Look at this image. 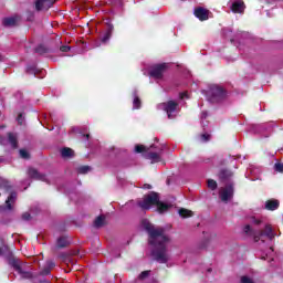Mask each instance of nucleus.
Segmentation results:
<instances>
[{
    "mask_svg": "<svg viewBox=\"0 0 283 283\" xmlns=\"http://www.w3.org/2000/svg\"><path fill=\"white\" fill-rule=\"evenodd\" d=\"M95 229H101V227H105V216L101 214L94 220Z\"/></svg>",
    "mask_w": 283,
    "mask_h": 283,
    "instance_id": "nucleus-21",
    "label": "nucleus"
},
{
    "mask_svg": "<svg viewBox=\"0 0 283 283\" xmlns=\"http://www.w3.org/2000/svg\"><path fill=\"white\" fill-rule=\"evenodd\" d=\"M44 283H50V282H48V281H44Z\"/></svg>",
    "mask_w": 283,
    "mask_h": 283,
    "instance_id": "nucleus-54",
    "label": "nucleus"
},
{
    "mask_svg": "<svg viewBox=\"0 0 283 283\" xmlns=\"http://www.w3.org/2000/svg\"><path fill=\"white\" fill-rule=\"evenodd\" d=\"M83 137L86 138V140H90V134H84Z\"/></svg>",
    "mask_w": 283,
    "mask_h": 283,
    "instance_id": "nucleus-52",
    "label": "nucleus"
},
{
    "mask_svg": "<svg viewBox=\"0 0 283 283\" xmlns=\"http://www.w3.org/2000/svg\"><path fill=\"white\" fill-rule=\"evenodd\" d=\"M200 139L202 143H209V140H211V135H209L207 133L201 134Z\"/></svg>",
    "mask_w": 283,
    "mask_h": 283,
    "instance_id": "nucleus-33",
    "label": "nucleus"
},
{
    "mask_svg": "<svg viewBox=\"0 0 283 283\" xmlns=\"http://www.w3.org/2000/svg\"><path fill=\"white\" fill-rule=\"evenodd\" d=\"M145 277H149V271H143L139 274V280H145Z\"/></svg>",
    "mask_w": 283,
    "mask_h": 283,
    "instance_id": "nucleus-39",
    "label": "nucleus"
},
{
    "mask_svg": "<svg viewBox=\"0 0 283 283\" xmlns=\"http://www.w3.org/2000/svg\"><path fill=\"white\" fill-rule=\"evenodd\" d=\"M11 266H13V269L18 272L21 273V265L19 264V261H17V259H13L10 261Z\"/></svg>",
    "mask_w": 283,
    "mask_h": 283,
    "instance_id": "nucleus-27",
    "label": "nucleus"
},
{
    "mask_svg": "<svg viewBox=\"0 0 283 283\" xmlns=\"http://www.w3.org/2000/svg\"><path fill=\"white\" fill-rule=\"evenodd\" d=\"M231 10L234 14H244V10H247V4H244V1L242 0L234 1L231 4Z\"/></svg>",
    "mask_w": 283,
    "mask_h": 283,
    "instance_id": "nucleus-9",
    "label": "nucleus"
},
{
    "mask_svg": "<svg viewBox=\"0 0 283 283\" xmlns=\"http://www.w3.org/2000/svg\"><path fill=\"white\" fill-rule=\"evenodd\" d=\"M48 52H50V50H48V48H45L43 44H40L38 48H35L36 54H48Z\"/></svg>",
    "mask_w": 283,
    "mask_h": 283,
    "instance_id": "nucleus-25",
    "label": "nucleus"
},
{
    "mask_svg": "<svg viewBox=\"0 0 283 283\" xmlns=\"http://www.w3.org/2000/svg\"><path fill=\"white\" fill-rule=\"evenodd\" d=\"M156 207H157L158 213H165V212L169 211V209H171V205L165 203V202L160 201V199L158 200Z\"/></svg>",
    "mask_w": 283,
    "mask_h": 283,
    "instance_id": "nucleus-19",
    "label": "nucleus"
},
{
    "mask_svg": "<svg viewBox=\"0 0 283 283\" xmlns=\"http://www.w3.org/2000/svg\"><path fill=\"white\" fill-rule=\"evenodd\" d=\"M22 220H25V221L32 220V214H30L29 212H24L22 214Z\"/></svg>",
    "mask_w": 283,
    "mask_h": 283,
    "instance_id": "nucleus-40",
    "label": "nucleus"
},
{
    "mask_svg": "<svg viewBox=\"0 0 283 283\" xmlns=\"http://www.w3.org/2000/svg\"><path fill=\"white\" fill-rule=\"evenodd\" d=\"M88 171H92V168L90 166H81L77 168V174H87Z\"/></svg>",
    "mask_w": 283,
    "mask_h": 283,
    "instance_id": "nucleus-31",
    "label": "nucleus"
},
{
    "mask_svg": "<svg viewBox=\"0 0 283 283\" xmlns=\"http://www.w3.org/2000/svg\"><path fill=\"white\" fill-rule=\"evenodd\" d=\"M227 98V91L222 86H210V101L211 103H221Z\"/></svg>",
    "mask_w": 283,
    "mask_h": 283,
    "instance_id": "nucleus-4",
    "label": "nucleus"
},
{
    "mask_svg": "<svg viewBox=\"0 0 283 283\" xmlns=\"http://www.w3.org/2000/svg\"><path fill=\"white\" fill-rule=\"evenodd\" d=\"M56 266V263H54V261H48V269H50V271H52V269H54Z\"/></svg>",
    "mask_w": 283,
    "mask_h": 283,
    "instance_id": "nucleus-44",
    "label": "nucleus"
},
{
    "mask_svg": "<svg viewBox=\"0 0 283 283\" xmlns=\"http://www.w3.org/2000/svg\"><path fill=\"white\" fill-rule=\"evenodd\" d=\"M260 235H265V238H269V240L275 239V232H273L271 224H266L264 230H260Z\"/></svg>",
    "mask_w": 283,
    "mask_h": 283,
    "instance_id": "nucleus-16",
    "label": "nucleus"
},
{
    "mask_svg": "<svg viewBox=\"0 0 283 283\" xmlns=\"http://www.w3.org/2000/svg\"><path fill=\"white\" fill-rule=\"evenodd\" d=\"M61 156L62 158H72L74 157V151L72 148L64 147L61 149Z\"/></svg>",
    "mask_w": 283,
    "mask_h": 283,
    "instance_id": "nucleus-22",
    "label": "nucleus"
},
{
    "mask_svg": "<svg viewBox=\"0 0 283 283\" xmlns=\"http://www.w3.org/2000/svg\"><path fill=\"white\" fill-rule=\"evenodd\" d=\"M208 188L211 189V191H216L218 189V182L213 179H208Z\"/></svg>",
    "mask_w": 283,
    "mask_h": 283,
    "instance_id": "nucleus-28",
    "label": "nucleus"
},
{
    "mask_svg": "<svg viewBox=\"0 0 283 283\" xmlns=\"http://www.w3.org/2000/svg\"><path fill=\"white\" fill-rule=\"evenodd\" d=\"M22 280H32V272H25L23 271V269L21 270V272H18Z\"/></svg>",
    "mask_w": 283,
    "mask_h": 283,
    "instance_id": "nucleus-29",
    "label": "nucleus"
},
{
    "mask_svg": "<svg viewBox=\"0 0 283 283\" xmlns=\"http://www.w3.org/2000/svg\"><path fill=\"white\" fill-rule=\"evenodd\" d=\"M234 189H233V184H228L226 188H223L219 196L222 202H229L231 198H233Z\"/></svg>",
    "mask_w": 283,
    "mask_h": 283,
    "instance_id": "nucleus-7",
    "label": "nucleus"
},
{
    "mask_svg": "<svg viewBox=\"0 0 283 283\" xmlns=\"http://www.w3.org/2000/svg\"><path fill=\"white\" fill-rule=\"evenodd\" d=\"M241 283H253V280H251V277H249V276H242Z\"/></svg>",
    "mask_w": 283,
    "mask_h": 283,
    "instance_id": "nucleus-41",
    "label": "nucleus"
},
{
    "mask_svg": "<svg viewBox=\"0 0 283 283\" xmlns=\"http://www.w3.org/2000/svg\"><path fill=\"white\" fill-rule=\"evenodd\" d=\"M169 65L167 63L156 64L151 67L149 76L153 78H163L165 72H167Z\"/></svg>",
    "mask_w": 283,
    "mask_h": 283,
    "instance_id": "nucleus-6",
    "label": "nucleus"
},
{
    "mask_svg": "<svg viewBox=\"0 0 283 283\" xmlns=\"http://www.w3.org/2000/svg\"><path fill=\"white\" fill-rule=\"evenodd\" d=\"M243 231L247 235H249V233H253V230L251 229V226L250 224H247L244 228H243Z\"/></svg>",
    "mask_w": 283,
    "mask_h": 283,
    "instance_id": "nucleus-38",
    "label": "nucleus"
},
{
    "mask_svg": "<svg viewBox=\"0 0 283 283\" xmlns=\"http://www.w3.org/2000/svg\"><path fill=\"white\" fill-rule=\"evenodd\" d=\"M136 154L146 153V158L151 160V163H160L163 160V147L158 148L157 151H149V148L145 145H136L135 146Z\"/></svg>",
    "mask_w": 283,
    "mask_h": 283,
    "instance_id": "nucleus-3",
    "label": "nucleus"
},
{
    "mask_svg": "<svg viewBox=\"0 0 283 283\" xmlns=\"http://www.w3.org/2000/svg\"><path fill=\"white\" fill-rule=\"evenodd\" d=\"M14 202H17V192H11L6 200V206H0V213L1 211H12Z\"/></svg>",
    "mask_w": 283,
    "mask_h": 283,
    "instance_id": "nucleus-8",
    "label": "nucleus"
},
{
    "mask_svg": "<svg viewBox=\"0 0 283 283\" xmlns=\"http://www.w3.org/2000/svg\"><path fill=\"white\" fill-rule=\"evenodd\" d=\"M43 8H48V3L45 2V0H36L35 1V10L38 12H41V10H43Z\"/></svg>",
    "mask_w": 283,
    "mask_h": 283,
    "instance_id": "nucleus-24",
    "label": "nucleus"
},
{
    "mask_svg": "<svg viewBox=\"0 0 283 283\" xmlns=\"http://www.w3.org/2000/svg\"><path fill=\"white\" fill-rule=\"evenodd\" d=\"M3 61V56L0 54V62Z\"/></svg>",
    "mask_w": 283,
    "mask_h": 283,
    "instance_id": "nucleus-53",
    "label": "nucleus"
},
{
    "mask_svg": "<svg viewBox=\"0 0 283 283\" xmlns=\"http://www.w3.org/2000/svg\"><path fill=\"white\" fill-rule=\"evenodd\" d=\"M18 123H19V125H23V114H19L18 115Z\"/></svg>",
    "mask_w": 283,
    "mask_h": 283,
    "instance_id": "nucleus-48",
    "label": "nucleus"
},
{
    "mask_svg": "<svg viewBox=\"0 0 283 283\" xmlns=\"http://www.w3.org/2000/svg\"><path fill=\"white\" fill-rule=\"evenodd\" d=\"M195 17L199 19V21H207L209 19V11L202 7L195 9Z\"/></svg>",
    "mask_w": 283,
    "mask_h": 283,
    "instance_id": "nucleus-12",
    "label": "nucleus"
},
{
    "mask_svg": "<svg viewBox=\"0 0 283 283\" xmlns=\"http://www.w3.org/2000/svg\"><path fill=\"white\" fill-rule=\"evenodd\" d=\"M20 158H23L24 160H30V153L25 149H20Z\"/></svg>",
    "mask_w": 283,
    "mask_h": 283,
    "instance_id": "nucleus-30",
    "label": "nucleus"
},
{
    "mask_svg": "<svg viewBox=\"0 0 283 283\" xmlns=\"http://www.w3.org/2000/svg\"><path fill=\"white\" fill-rule=\"evenodd\" d=\"M70 245V241L65 237H60L56 241L57 249H65V247Z\"/></svg>",
    "mask_w": 283,
    "mask_h": 283,
    "instance_id": "nucleus-20",
    "label": "nucleus"
},
{
    "mask_svg": "<svg viewBox=\"0 0 283 283\" xmlns=\"http://www.w3.org/2000/svg\"><path fill=\"white\" fill-rule=\"evenodd\" d=\"M19 21H21V15H12L9 18H4L2 20V25H4V28H14V25H18Z\"/></svg>",
    "mask_w": 283,
    "mask_h": 283,
    "instance_id": "nucleus-10",
    "label": "nucleus"
},
{
    "mask_svg": "<svg viewBox=\"0 0 283 283\" xmlns=\"http://www.w3.org/2000/svg\"><path fill=\"white\" fill-rule=\"evenodd\" d=\"M218 176H219V180H221V182H228V180H231L233 178V171L223 168L219 171Z\"/></svg>",
    "mask_w": 283,
    "mask_h": 283,
    "instance_id": "nucleus-13",
    "label": "nucleus"
},
{
    "mask_svg": "<svg viewBox=\"0 0 283 283\" xmlns=\"http://www.w3.org/2000/svg\"><path fill=\"white\" fill-rule=\"evenodd\" d=\"M50 273H52V270H50V268H44L42 269V271L40 272V275H50Z\"/></svg>",
    "mask_w": 283,
    "mask_h": 283,
    "instance_id": "nucleus-37",
    "label": "nucleus"
},
{
    "mask_svg": "<svg viewBox=\"0 0 283 283\" xmlns=\"http://www.w3.org/2000/svg\"><path fill=\"white\" fill-rule=\"evenodd\" d=\"M28 176L29 178H32L33 180H42L43 182H45V175L39 172V170L36 168L30 167L28 169Z\"/></svg>",
    "mask_w": 283,
    "mask_h": 283,
    "instance_id": "nucleus-11",
    "label": "nucleus"
},
{
    "mask_svg": "<svg viewBox=\"0 0 283 283\" xmlns=\"http://www.w3.org/2000/svg\"><path fill=\"white\" fill-rule=\"evenodd\" d=\"M46 2V8H52L56 3V0H44Z\"/></svg>",
    "mask_w": 283,
    "mask_h": 283,
    "instance_id": "nucleus-43",
    "label": "nucleus"
},
{
    "mask_svg": "<svg viewBox=\"0 0 283 283\" xmlns=\"http://www.w3.org/2000/svg\"><path fill=\"white\" fill-rule=\"evenodd\" d=\"M144 189H151V185L145 184V185H144Z\"/></svg>",
    "mask_w": 283,
    "mask_h": 283,
    "instance_id": "nucleus-51",
    "label": "nucleus"
},
{
    "mask_svg": "<svg viewBox=\"0 0 283 283\" xmlns=\"http://www.w3.org/2000/svg\"><path fill=\"white\" fill-rule=\"evenodd\" d=\"M6 253H8V245H6V243H3L2 241L0 242V258L2 255H6Z\"/></svg>",
    "mask_w": 283,
    "mask_h": 283,
    "instance_id": "nucleus-32",
    "label": "nucleus"
},
{
    "mask_svg": "<svg viewBox=\"0 0 283 283\" xmlns=\"http://www.w3.org/2000/svg\"><path fill=\"white\" fill-rule=\"evenodd\" d=\"M159 108L166 112L168 118L171 120L174 118V112L178 109V103L175 101H168L159 104Z\"/></svg>",
    "mask_w": 283,
    "mask_h": 283,
    "instance_id": "nucleus-5",
    "label": "nucleus"
},
{
    "mask_svg": "<svg viewBox=\"0 0 283 283\" xmlns=\"http://www.w3.org/2000/svg\"><path fill=\"white\" fill-rule=\"evenodd\" d=\"M158 200H160L158 192L151 191L150 193L145 195L143 200L137 201V207H139L142 211H149L151 207L158 205Z\"/></svg>",
    "mask_w": 283,
    "mask_h": 283,
    "instance_id": "nucleus-2",
    "label": "nucleus"
},
{
    "mask_svg": "<svg viewBox=\"0 0 283 283\" xmlns=\"http://www.w3.org/2000/svg\"><path fill=\"white\" fill-rule=\"evenodd\" d=\"M179 216L181 218H191V216H193V212L191 210L185 209V208H180L179 209Z\"/></svg>",
    "mask_w": 283,
    "mask_h": 283,
    "instance_id": "nucleus-23",
    "label": "nucleus"
},
{
    "mask_svg": "<svg viewBox=\"0 0 283 283\" xmlns=\"http://www.w3.org/2000/svg\"><path fill=\"white\" fill-rule=\"evenodd\" d=\"M7 136H8L7 143L11 145L12 149H19V137H17V134L8 133Z\"/></svg>",
    "mask_w": 283,
    "mask_h": 283,
    "instance_id": "nucleus-15",
    "label": "nucleus"
},
{
    "mask_svg": "<svg viewBox=\"0 0 283 283\" xmlns=\"http://www.w3.org/2000/svg\"><path fill=\"white\" fill-rule=\"evenodd\" d=\"M208 271L211 272V269H209Z\"/></svg>",
    "mask_w": 283,
    "mask_h": 283,
    "instance_id": "nucleus-55",
    "label": "nucleus"
},
{
    "mask_svg": "<svg viewBox=\"0 0 283 283\" xmlns=\"http://www.w3.org/2000/svg\"><path fill=\"white\" fill-rule=\"evenodd\" d=\"M274 169H275V171H279V174H283V164L276 163L274 165Z\"/></svg>",
    "mask_w": 283,
    "mask_h": 283,
    "instance_id": "nucleus-34",
    "label": "nucleus"
},
{
    "mask_svg": "<svg viewBox=\"0 0 283 283\" xmlns=\"http://www.w3.org/2000/svg\"><path fill=\"white\" fill-rule=\"evenodd\" d=\"M265 209L268 211H275L280 209V201L277 199H270L265 201Z\"/></svg>",
    "mask_w": 283,
    "mask_h": 283,
    "instance_id": "nucleus-17",
    "label": "nucleus"
},
{
    "mask_svg": "<svg viewBox=\"0 0 283 283\" xmlns=\"http://www.w3.org/2000/svg\"><path fill=\"white\" fill-rule=\"evenodd\" d=\"M179 98L182 101L184 98H189V94L187 92L180 93Z\"/></svg>",
    "mask_w": 283,
    "mask_h": 283,
    "instance_id": "nucleus-47",
    "label": "nucleus"
},
{
    "mask_svg": "<svg viewBox=\"0 0 283 283\" xmlns=\"http://www.w3.org/2000/svg\"><path fill=\"white\" fill-rule=\"evenodd\" d=\"M208 245H209V239H205V240L199 244V249H207Z\"/></svg>",
    "mask_w": 283,
    "mask_h": 283,
    "instance_id": "nucleus-36",
    "label": "nucleus"
},
{
    "mask_svg": "<svg viewBox=\"0 0 283 283\" xmlns=\"http://www.w3.org/2000/svg\"><path fill=\"white\" fill-rule=\"evenodd\" d=\"M34 70H35L34 66H29V67H27V72H28V73L34 72Z\"/></svg>",
    "mask_w": 283,
    "mask_h": 283,
    "instance_id": "nucleus-50",
    "label": "nucleus"
},
{
    "mask_svg": "<svg viewBox=\"0 0 283 283\" xmlns=\"http://www.w3.org/2000/svg\"><path fill=\"white\" fill-rule=\"evenodd\" d=\"M262 238H264L263 235H260V231L254 234V242H260V240H262Z\"/></svg>",
    "mask_w": 283,
    "mask_h": 283,
    "instance_id": "nucleus-45",
    "label": "nucleus"
},
{
    "mask_svg": "<svg viewBox=\"0 0 283 283\" xmlns=\"http://www.w3.org/2000/svg\"><path fill=\"white\" fill-rule=\"evenodd\" d=\"M142 105H143V102L140 101V97L135 96L133 101V109H140Z\"/></svg>",
    "mask_w": 283,
    "mask_h": 283,
    "instance_id": "nucleus-26",
    "label": "nucleus"
},
{
    "mask_svg": "<svg viewBox=\"0 0 283 283\" xmlns=\"http://www.w3.org/2000/svg\"><path fill=\"white\" fill-rule=\"evenodd\" d=\"M60 50H61V52H70V46H67V45H62V46L60 48Z\"/></svg>",
    "mask_w": 283,
    "mask_h": 283,
    "instance_id": "nucleus-49",
    "label": "nucleus"
},
{
    "mask_svg": "<svg viewBox=\"0 0 283 283\" xmlns=\"http://www.w3.org/2000/svg\"><path fill=\"white\" fill-rule=\"evenodd\" d=\"M143 227L149 235L148 244L154 247L150 252L153 260L159 264H167L169 262V250L167 249L169 237L165 235L164 228L156 229L147 220L143 221Z\"/></svg>",
    "mask_w": 283,
    "mask_h": 283,
    "instance_id": "nucleus-1",
    "label": "nucleus"
},
{
    "mask_svg": "<svg viewBox=\"0 0 283 283\" xmlns=\"http://www.w3.org/2000/svg\"><path fill=\"white\" fill-rule=\"evenodd\" d=\"M112 34H114V24L107 23L106 30L101 39L102 43H107L112 39Z\"/></svg>",
    "mask_w": 283,
    "mask_h": 283,
    "instance_id": "nucleus-14",
    "label": "nucleus"
},
{
    "mask_svg": "<svg viewBox=\"0 0 283 283\" xmlns=\"http://www.w3.org/2000/svg\"><path fill=\"white\" fill-rule=\"evenodd\" d=\"M209 117V113L207 111L201 112V120H206Z\"/></svg>",
    "mask_w": 283,
    "mask_h": 283,
    "instance_id": "nucleus-46",
    "label": "nucleus"
},
{
    "mask_svg": "<svg viewBox=\"0 0 283 283\" xmlns=\"http://www.w3.org/2000/svg\"><path fill=\"white\" fill-rule=\"evenodd\" d=\"M251 222H252V224H255L256 227H260V224H262V221L255 217L251 218Z\"/></svg>",
    "mask_w": 283,
    "mask_h": 283,
    "instance_id": "nucleus-35",
    "label": "nucleus"
},
{
    "mask_svg": "<svg viewBox=\"0 0 283 283\" xmlns=\"http://www.w3.org/2000/svg\"><path fill=\"white\" fill-rule=\"evenodd\" d=\"M72 255H78V250L62 252L59 258L60 260H62V262H70V258H72Z\"/></svg>",
    "mask_w": 283,
    "mask_h": 283,
    "instance_id": "nucleus-18",
    "label": "nucleus"
},
{
    "mask_svg": "<svg viewBox=\"0 0 283 283\" xmlns=\"http://www.w3.org/2000/svg\"><path fill=\"white\" fill-rule=\"evenodd\" d=\"M0 145H2V146L8 145V138H6L4 136L0 135Z\"/></svg>",
    "mask_w": 283,
    "mask_h": 283,
    "instance_id": "nucleus-42",
    "label": "nucleus"
}]
</instances>
